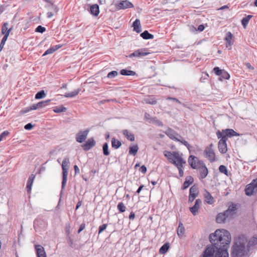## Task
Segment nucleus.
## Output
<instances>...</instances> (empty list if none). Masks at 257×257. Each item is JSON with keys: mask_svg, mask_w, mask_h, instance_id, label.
Here are the masks:
<instances>
[{"mask_svg": "<svg viewBox=\"0 0 257 257\" xmlns=\"http://www.w3.org/2000/svg\"><path fill=\"white\" fill-rule=\"evenodd\" d=\"M69 159L68 157H65L62 163V181L61 185V193H62L63 190L66 186L67 181L68 172L69 169Z\"/></svg>", "mask_w": 257, "mask_h": 257, "instance_id": "nucleus-4", "label": "nucleus"}, {"mask_svg": "<svg viewBox=\"0 0 257 257\" xmlns=\"http://www.w3.org/2000/svg\"><path fill=\"white\" fill-rule=\"evenodd\" d=\"M120 74L124 76H134L136 74L135 71L127 69H121L120 71Z\"/></svg>", "mask_w": 257, "mask_h": 257, "instance_id": "nucleus-34", "label": "nucleus"}, {"mask_svg": "<svg viewBox=\"0 0 257 257\" xmlns=\"http://www.w3.org/2000/svg\"><path fill=\"white\" fill-rule=\"evenodd\" d=\"M141 36L146 40L153 39L154 38V35L149 33L147 30L144 31L141 34Z\"/></svg>", "mask_w": 257, "mask_h": 257, "instance_id": "nucleus-33", "label": "nucleus"}, {"mask_svg": "<svg viewBox=\"0 0 257 257\" xmlns=\"http://www.w3.org/2000/svg\"><path fill=\"white\" fill-rule=\"evenodd\" d=\"M164 155L172 164H175L176 160L178 157H180L178 152H173V154L170 151H165Z\"/></svg>", "mask_w": 257, "mask_h": 257, "instance_id": "nucleus-8", "label": "nucleus"}, {"mask_svg": "<svg viewBox=\"0 0 257 257\" xmlns=\"http://www.w3.org/2000/svg\"><path fill=\"white\" fill-rule=\"evenodd\" d=\"M85 227V223H82L79 227V229L78 230V233H80Z\"/></svg>", "mask_w": 257, "mask_h": 257, "instance_id": "nucleus-59", "label": "nucleus"}, {"mask_svg": "<svg viewBox=\"0 0 257 257\" xmlns=\"http://www.w3.org/2000/svg\"><path fill=\"white\" fill-rule=\"evenodd\" d=\"M8 32V33H7L4 36L0 43V52L3 50L5 43L8 39V36L9 35V32Z\"/></svg>", "mask_w": 257, "mask_h": 257, "instance_id": "nucleus-42", "label": "nucleus"}, {"mask_svg": "<svg viewBox=\"0 0 257 257\" xmlns=\"http://www.w3.org/2000/svg\"><path fill=\"white\" fill-rule=\"evenodd\" d=\"M201 203L202 201L201 199H197L195 200L194 205L192 207H190V211L193 215L195 216L197 214Z\"/></svg>", "mask_w": 257, "mask_h": 257, "instance_id": "nucleus-15", "label": "nucleus"}, {"mask_svg": "<svg viewBox=\"0 0 257 257\" xmlns=\"http://www.w3.org/2000/svg\"><path fill=\"white\" fill-rule=\"evenodd\" d=\"M197 160V162L196 163V164H197V165L199 166V167H203V166H206L202 161L199 160L198 159Z\"/></svg>", "mask_w": 257, "mask_h": 257, "instance_id": "nucleus-61", "label": "nucleus"}, {"mask_svg": "<svg viewBox=\"0 0 257 257\" xmlns=\"http://www.w3.org/2000/svg\"><path fill=\"white\" fill-rule=\"evenodd\" d=\"M80 91H81V89L78 88L71 92L66 93L64 95V96L65 97H75V96H76L79 93V92Z\"/></svg>", "mask_w": 257, "mask_h": 257, "instance_id": "nucleus-36", "label": "nucleus"}, {"mask_svg": "<svg viewBox=\"0 0 257 257\" xmlns=\"http://www.w3.org/2000/svg\"><path fill=\"white\" fill-rule=\"evenodd\" d=\"M233 35L230 32H228L226 34L224 40L226 42V47L228 49L232 48V46L233 44V41H232Z\"/></svg>", "mask_w": 257, "mask_h": 257, "instance_id": "nucleus-14", "label": "nucleus"}, {"mask_svg": "<svg viewBox=\"0 0 257 257\" xmlns=\"http://www.w3.org/2000/svg\"><path fill=\"white\" fill-rule=\"evenodd\" d=\"M153 119L154 122L156 124H157L158 126H162L163 125V123L160 120L158 119L156 117L153 118Z\"/></svg>", "mask_w": 257, "mask_h": 257, "instance_id": "nucleus-56", "label": "nucleus"}, {"mask_svg": "<svg viewBox=\"0 0 257 257\" xmlns=\"http://www.w3.org/2000/svg\"><path fill=\"white\" fill-rule=\"evenodd\" d=\"M89 132V128H87L84 131H79L78 133L76 135V141L79 143L84 142L86 139Z\"/></svg>", "mask_w": 257, "mask_h": 257, "instance_id": "nucleus-7", "label": "nucleus"}, {"mask_svg": "<svg viewBox=\"0 0 257 257\" xmlns=\"http://www.w3.org/2000/svg\"><path fill=\"white\" fill-rule=\"evenodd\" d=\"M54 52H55L53 48L51 47L49 49H48V50H47L43 54V56H46L47 55H48V54H52Z\"/></svg>", "mask_w": 257, "mask_h": 257, "instance_id": "nucleus-52", "label": "nucleus"}, {"mask_svg": "<svg viewBox=\"0 0 257 257\" xmlns=\"http://www.w3.org/2000/svg\"><path fill=\"white\" fill-rule=\"evenodd\" d=\"M138 150L139 147L137 144H136L134 146H131L129 147V154L135 156L137 154Z\"/></svg>", "mask_w": 257, "mask_h": 257, "instance_id": "nucleus-30", "label": "nucleus"}, {"mask_svg": "<svg viewBox=\"0 0 257 257\" xmlns=\"http://www.w3.org/2000/svg\"><path fill=\"white\" fill-rule=\"evenodd\" d=\"M31 110H32V105H30L28 107H26V108H24L22 109L20 111V114H23L28 112L29 111H30Z\"/></svg>", "mask_w": 257, "mask_h": 257, "instance_id": "nucleus-49", "label": "nucleus"}, {"mask_svg": "<svg viewBox=\"0 0 257 257\" xmlns=\"http://www.w3.org/2000/svg\"><path fill=\"white\" fill-rule=\"evenodd\" d=\"M115 8L117 10L121 9H125L127 8H131L134 7L133 4L130 2L125 0L121 1L115 5Z\"/></svg>", "mask_w": 257, "mask_h": 257, "instance_id": "nucleus-10", "label": "nucleus"}, {"mask_svg": "<svg viewBox=\"0 0 257 257\" xmlns=\"http://www.w3.org/2000/svg\"><path fill=\"white\" fill-rule=\"evenodd\" d=\"M167 99H168V100H172L173 101H174L175 102H178V103H180V104L181 103V102L177 98H176L171 97H168L167 98Z\"/></svg>", "mask_w": 257, "mask_h": 257, "instance_id": "nucleus-62", "label": "nucleus"}, {"mask_svg": "<svg viewBox=\"0 0 257 257\" xmlns=\"http://www.w3.org/2000/svg\"><path fill=\"white\" fill-rule=\"evenodd\" d=\"M25 129L27 130H31L32 129V123L30 122L26 124L24 126Z\"/></svg>", "mask_w": 257, "mask_h": 257, "instance_id": "nucleus-58", "label": "nucleus"}, {"mask_svg": "<svg viewBox=\"0 0 257 257\" xmlns=\"http://www.w3.org/2000/svg\"><path fill=\"white\" fill-rule=\"evenodd\" d=\"M121 146V143L120 141L115 139V138H112L111 146L115 149H117Z\"/></svg>", "mask_w": 257, "mask_h": 257, "instance_id": "nucleus-31", "label": "nucleus"}, {"mask_svg": "<svg viewBox=\"0 0 257 257\" xmlns=\"http://www.w3.org/2000/svg\"><path fill=\"white\" fill-rule=\"evenodd\" d=\"M96 142L93 138H89L82 145L84 151H87L95 146Z\"/></svg>", "mask_w": 257, "mask_h": 257, "instance_id": "nucleus-12", "label": "nucleus"}, {"mask_svg": "<svg viewBox=\"0 0 257 257\" xmlns=\"http://www.w3.org/2000/svg\"><path fill=\"white\" fill-rule=\"evenodd\" d=\"M237 209L236 204L232 203L227 210L217 215L216 217V222L219 223L224 222L227 218L231 217L236 213Z\"/></svg>", "mask_w": 257, "mask_h": 257, "instance_id": "nucleus-3", "label": "nucleus"}, {"mask_svg": "<svg viewBox=\"0 0 257 257\" xmlns=\"http://www.w3.org/2000/svg\"><path fill=\"white\" fill-rule=\"evenodd\" d=\"M179 142L186 146L189 150V153H191V151L190 149L192 148V147L186 141L180 139V141Z\"/></svg>", "mask_w": 257, "mask_h": 257, "instance_id": "nucleus-48", "label": "nucleus"}, {"mask_svg": "<svg viewBox=\"0 0 257 257\" xmlns=\"http://www.w3.org/2000/svg\"><path fill=\"white\" fill-rule=\"evenodd\" d=\"M220 140L218 144V148L221 153L225 154L227 151L226 144L227 140H225V137L220 138Z\"/></svg>", "mask_w": 257, "mask_h": 257, "instance_id": "nucleus-11", "label": "nucleus"}, {"mask_svg": "<svg viewBox=\"0 0 257 257\" xmlns=\"http://www.w3.org/2000/svg\"><path fill=\"white\" fill-rule=\"evenodd\" d=\"M46 95V93L45 91L44 90H42L36 94L35 98L36 99H40L44 98Z\"/></svg>", "mask_w": 257, "mask_h": 257, "instance_id": "nucleus-39", "label": "nucleus"}, {"mask_svg": "<svg viewBox=\"0 0 257 257\" xmlns=\"http://www.w3.org/2000/svg\"><path fill=\"white\" fill-rule=\"evenodd\" d=\"M139 171L143 174H145L146 173L147 169L145 165H142L139 169Z\"/></svg>", "mask_w": 257, "mask_h": 257, "instance_id": "nucleus-57", "label": "nucleus"}, {"mask_svg": "<svg viewBox=\"0 0 257 257\" xmlns=\"http://www.w3.org/2000/svg\"><path fill=\"white\" fill-rule=\"evenodd\" d=\"M213 145L211 144L207 146L204 151V155L209 161L212 163L216 160L215 155L213 149Z\"/></svg>", "mask_w": 257, "mask_h": 257, "instance_id": "nucleus-6", "label": "nucleus"}, {"mask_svg": "<svg viewBox=\"0 0 257 257\" xmlns=\"http://www.w3.org/2000/svg\"><path fill=\"white\" fill-rule=\"evenodd\" d=\"M103 153L104 156H107L109 155L110 152L108 150V145L107 143H105L102 146Z\"/></svg>", "mask_w": 257, "mask_h": 257, "instance_id": "nucleus-41", "label": "nucleus"}, {"mask_svg": "<svg viewBox=\"0 0 257 257\" xmlns=\"http://www.w3.org/2000/svg\"><path fill=\"white\" fill-rule=\"evenodd\" d=\"M148 50L147 49H140L136 50V57H141L143 56H145L150 54L149 52H147Z\"/></svg>", "mask_w": 257, "mask_h": 257, "instance_id": "nucleus-26", "label": "nucleus"}, {"mask_svg": "<svg viewBox=\"0 0 257 257\" xmlns=\"http://www.w3.org/2000/svg\"><path fill=\"white\" fill-rule=\"evenodd\" d=\"M145 102L146 103L150 104H155L157 103V101L155 97L153 96H151L148 98H145L144 99Z\"/></svg>", "mask_w": 257, "mask_h": 257, "instance_id": "nucleus-40", "label": "nucleus"}, {"mask_svg": "<svg viewBox=\"0 0 257 257\" xmlns=\"http://www.w3.org/2000/svg\"><path fill=\"white\" fill-rule=\"evenodd\" d=\"M122 134L124 136L130 141L133 142L135 140V135L130 132L127 130H123L122 131Z\"/></svg>", "mask_w": 257, "mask_h": 257, "instance_id": "nucleus-24", "label": "nucleus"}, {"mask_svg": "<svg viewBox=\"0 0 257 257\" xmlns=\"http://www.w3.org/2000/svg\"><path fill=\"white\" fill-rule=\"evenodd\" d=\"M194 182L193 178L191 176H188L186 177L185 182L183 183L182 186V189H186L190 185H191Z\"/></svg>", "mask_w": 257, "mask_h": 257, "instance_id": "nucleus-22", "label": "nucleus"}, {"mask_svg": "<svg viewBox=\"0 0 257 257\" xmlns=\"http://www.w3.org/2000/svg\"><path fill=\"white\" fill-rule=\"evenodd\" d=\"M50 101V99H48L45 101H41L36 104H33V110L43 108L46 106Z\"/></svg>", "mask_w": 257, "mask_h": 257, "instance_id": "nucleus-19", "label": "nucleus"}, {"mask_svg": "<svg viewBox=\"0 0 257 257\" xmlns=\"http://www.w3.org/2000/svg\"><path fill=\"white\" fill-rule=\"evenodd\" d=\"M216 136L218 139L225 137V140H227V138H231L233 136H240V134L234 131L233 129L226 128L222 130V132L218 131L216 132Z\"/></svg>", "mask_w": 257, "mask_h": 257, "instance_id": "nucleus-5", "label": "nucleus"}, {"mask_svg": "<svg viewBox=\"0 0 257 257\" xmlns=\"http://www.w3.org/2000/svg\"><path fill=\"white\" fill-rule=\"evenodd\" d=\"M165 134L169 137L170 139L175 141H180V139H178L176 136H179L173 130L169 128L165 132Z\"/></svg>", "mask_w": 257, "mask_h": 257, "instance_id": "nucleus-16", "label": "nucleus"}, {"mask_svg": "<svg viewBox=\"0 0 257 257\" xmlns=\"http://www.w3.org/2000/svg\"><path fill=\"white\" fill-rule=\"evenodd\" d=\"M200 179H203L206 177L208 174V169L206 166L199 167Z\"/></svg>", "mask_w": 257, "mask_h": 257, "instance_id": "nucleus-25", "label": "nucleus"}, {"mask_svg": "<svg viewBox=\"0 0 257 257\" xmlns=\"http://www.w3.org/2000/svg\"><path fill=\"white\" fill-rule=\"evenodd\" d=\"M257 244V236H253L249 240L247 239L246 246L250 251L251 247Z\"/></svg>", "mask_w": 257, "mask_h": 257, "instance_id": "nucleus-23", "label": "nucleus"}, {"mask_svg": "<svg viewBox=\"0 0 257 257\" xmlns=\"http://www.w3.org/2000/svg\"><path fill=\"white\" fill-rule=\"evenodd\" d=\"M197 196V194L194 195L192 194H189L188 202H192Z\"/></svg>", "mask_w": 257, "mask_h": 257, "instance_id": "nucleus-54", "label": "nucleus"}, {"mask_svg": "<svg viewBox=\"0 0 257 257\" xmlns=\"http://www.w3.org/2000/svg\"><path fill=\"white\" fill-rule=\"evenodd\" d=\"M253 17L252 15H248L243 18L241 20V24L244 28H245L247 25L249 20Z\"/></svg>", "mask_w": 257, "mask_h": 257, "instance_id": "nucleus-38", "label": "nucleus"}, {"mask_svg": "<svg viewBox=\"0 0 257 257\" xmlns=\"http://www.w3.org/2000/svg\"><path fill=\"white\" fill-rule=\"evenodd\" d=\"M205 29V27L204 26V25L202 24V25H200L198 27V29H197V31H199V32H202Z\"/></svg>", "mask_w": 257, "mask_h": 257, "instance_id": "nucleus-63", "label": "nucleus"}, {"mask_svg": "<svg viewBox=\"0 0 257 257\" xmlns=\"http://www.w3.org/2000/svg\"><path fill=\"white\" fill-rule=\"evenodd\" d=\"M189 194H192L194 195H196L198 194V187L195 185L192 186L189 190Z\"/></svg>", "mask_w": 257, "mask_h": 257, "instance_id": "nucleus-44", "label": "nucleus"}, {"mask_svg": "<svg viewBox=\"0 0 257 257\" xmlns=\"http://www.w3.org/2000/svg\"><path fill=\"white\" fill-rule=\"evenodd\" d=\"M256 188H257V181L253 180L250 184L246 186L245 189V194L247 196L252 195Z\"/></svg>", "mask_w": 257, "mask_h": 257, "instance_id": "nucleus-9", "label": "nucleus"}, {"mask_svg": "<svg viewBox=\"0 0 257 257\" xmlns=\"http://www.w3.org/2000/svg\"><path fill=\"white\" fill-rule=\"evenodd\" d=\"M67 110V108L63 106V105H61L60 107H57L55 109H54V111L55 113H60L62 112H65Z\"/></svg>", "mask_w": 257, "mask_h": 257, "instance_id": "nucleus-46", "label": "nucleus"}, {"mask_svg": "<svg viewBox=\"0 0 257 257\" xmlns=\"http://www.w3.org/2000/svg\"><path fill=\"white\" fill-rule=\"evenodd\" d=\"M46 31V28L42 26H39L36 29L35 32L43 33Z\"/></svg>", "mask_w": 257, "mask_h": 257, "instance_id": "nucleus-51", "label": "nucleus"}, {"mask_svg": "<svg viewBox=\"0 0 257 257\" xmlns=\"http://www.w3.org/2000/svg\"><path fill=\"white\" fill-rule=\"evenodd\" d=\"M118 74V72L116 71H112L108 73L106 77H104V79L107 78H113L116 76Z\"/></svg>", "mask_w": 257, "mask_h": 257, "instance_id": "nucleus-45", "label": "nucleus"}, {"mask_svg": "<svg viewBox=\"0 0 257 257\" xmlns=\"http://www.w3.org/2000/svg\"><path fill=\"white\" fill-rule=\"evenodd\" d=\"M134 30L138 33H140L142 31L140 25V21L139 19H136L133 24Z\"/></svg>", "mask_w": 257, "mask_h": 257, "instance_id": "nucleus-27", "label": "nucleus"}, {"mask_svg": "<svg viewBox=\"0 0 257 257\" xmlns=\"http://www.w3.org/2000/svg\"><path fill=\"white\" fill-rule=\"evenodd\" d=\"M90 14L94 16H97L99 14V8L97 4L92 5L90 7Z\"/></svg>", "mask_w": 257, "mask_h": 257, "instance_id": "nucleus-21", "label": "nucleus"}, {"mask_svg": "<svg viewBox=\"0 0 257 257\" xmlns=\"http://www.w3.org/2000/svg\"><path fill=\"white\" fill-rule=\"evenodd\" d=\"M67 241L69 244V245L72 247L73 244V240L71 239L70 236L67 235Z\"/></svg>", "mask_w": 257, "mask_h": 257, "instance_id": "nucleus-60", "label": "nucleus"}, {"mask_svg": "<svg viewBox=\"0 0 257 257\" xmlns=\"http://www.w3.org/2000/svg\"><path fill=\"white\" fill-rule=\"evenodd\" d=\"M223 70L220 69L218 67H215L213 69V71L216 75L220 76Z\"/></svg>", "mask_w": 257, "mask_h": 257, "instance_id": "nucleus-50", "label": "nucleus"}, {"mask_svg": "<svg viewBox=\"0 0 257 257\" xmlns=\"http://www.w3.org/2000/svg\"><path fill=\"white\" fill-rule=\"evenodd\" d=\"M245 65L248 69H251V70L254 69V67H252L249 63L246 62L245 63Z\"/></svg>", "mask_w": 257, "mask_h": 257, "instance_id": "nucleus-64", "label": "nucleus"}, {"mask_svg": "<svg viewBox=\"0 0 257 257\" xmlns=\"http://www.w3.org/2000/svg\"><path fill=\"white\" fill-rule=\"evenodd\" d=\"M34 247L37 257H47L46 251L43 246L39 244H35Z\"/></svg>", "mask_w": 257, "mask_h": 257, "instance_id": "nucleus-13", "label": "nucleus"}, {"mask_svg": "<svg viewBox=\"0 0 257 257\" xmlns=\"http://www.w3.org/2000/svg\"><path fill=\"white\" fill-rule=\"evenodd\" d=\"M170 247L169 243L166 242L164 243L160 248L159 252L161 254L166 253Z\"/></svg>", "mask_w": 257, "mask_h": 257, "instance_id": "nucleus-35", "label": "nucleus"}, {"mask_svg": "<svg viewBox=\"0 0 257 257\" xmlns=\"http://www.w3.org/2000/svg\"><path fill=\"white\" fill-rule=\"evenodd\" d=\"M9 24L7 22L4 23L2 27V34L5 35L7 33L12 31V28H8Z\"/></svg>", "mask_w": 257, "mask_h": 257, "instance_id": "nucleus-32", "label": "nucleus"}, {"mask_svg": "<svg viewBox=\"0 0 257 257\" xmlns=\"http://www.w3.org/2000/svg\"><path fill=\"white\" fill-rule=\"evenodd\" d=\"M204 197L205 201L209 204H212L214 203L215 200L211 194L206 189H205Z\"/></svg>", "mask_w": 257, "mask_h": 257, "instance_id": "nucleus-17", "label": "nucleus"}, {"mask_svg": "<svg viewBox=\"0 0 257 257\" xmlns=\"http://www.w3.org/2000/svg\"><path fill=\"white\" fill-rule=\"evenodd\" d=\"M9 134V132L8 131H5L3 132L1 135H0V140L2 141L3 139L7 136Z\"/></svg>", "mask_w": 257, "mask_h": 257, "instance_id": "nucleus-55", "label": "nucleus"}, {"mask_svg": "<svg viewBox=\"0 0 257 257\" xmlns=\"http://www.w3.org/2000/svg\"><path fill=\"white\" fill-rule=\"evenodd\" d=\"M197 160H198V158L194 155H190L188 158V162L189 165L193 169H196L197 168L196 165V161H197Z\"/></svg>", "mask_w": 257, "mask_h": 257, "instance_id": "nucleus-18", "label": "nucleus"}, {"mask_svg": "<svg viewBox=\"0 0 257 257\" xmlns=\"http://www.w3.org/2000/svg\"><path fill=\"white\" fill-rule=\"evenodd\" d=\"M247 237L244 234H239L234 237L231 247V257H249L250 253L246 246Z\"/></svg>", "mask_w": 257, "mask_h": 257, "instance_id": "nucleus-2", "label": "nucleus"}, {"mask_svg": "<svg viewBox=\"0 0 257 257\" xmlns=\"http://www.w3.org/2000/svg\"><path fill=\"white\" fill-rule=\"evenodd\" d=\"M107 226V224H103L102 225H100L98 228V234H100L103 231L106 229Z\"/></svg>", "mask_w": 257, "mask_h": 257, "instance_id": "nucleus-53", "label": "nucleus"}, {"mask_svg": "<svg viewBox=\"0 0 257 257\" xmlns=\"http://www.w3.org/2000/svg\"><path fill=\"white\" fill-rule=\"evenodd\" d=\"M219 171L220 173H223L225 175H226V176H228L227 168L224 165H220L219 167Z\"/></svg>", "mask_w": 257, "mask_h": 257, "instance_id": "nucleus-47", "label": "nucleus"}, {"mask_svg": "<svg viewBox=\"0 0 257 257\" xmlns=\"http://www.w3.org/2000/svg\"><path fill=\"white\" fill-rule=\"evenodd\" d=\"M209 241L201 257H229L228 248L231 238L230 232L226 229H217L210 234Z\"/></svg>", "mask_w": 257, "mask_h": 257, "instance_id": "nucleus-1", "label": "nucleus"}, {"mask_svg": "<svg viewBox=\"0 0 257 257\" xmlns=\"http://www.w3.org/2000/svg\"><path fill=\"white\" fill-rule=\"evenodd\" d=\"M32 186V174L30 175L27 184V193L28 194V197H29V203L28 204L31 205V201H30V194L31 191V188Z\"/></svg>", "mask_w": 257, "mask_h": 257, "instance_id": "nucleus-20", "label": "nucleus"}, {"mask_svg": "<svg viewBox=\"0 0 257 257\" xmlns=\"http://www.w3.org/2000/svg\"><path fill=\"white\" fill-rule=\"evenodd\" d=\"M185 232V228L181 221H179V226L177 229V234L180 237H182Z\"/></svg>", "mask_w": 257, "mask_h": 257, "instance_id": "nucleus-29", "label": "nucleus"}, {"mask_svg": "<svg viewBox=\"0 0 257 257\" xmlns=\"http://www.w3.org/2000/svg\"><path fill=\"white\" fill-rule=\"evenodd\" d=\"M230 78L229 74L224 70H223L221 73V74L219 77V80L220 81H223V79H229Z\"/></svg>", "mask_w": 257, "mask_h": 257, "instance_id": "nucleus-37", "label": "nucleus"}, {"mask_svg": "<svg viewBox=\"0 0 257 257\" xmlns=\"http://www.w3.org/2000/svg\"><path fill=\"white\" fill-rule=\"evenodd\" d=\"M185 163V161H184L182 157H178L177 159L176 160V163L173 164L177 167L178 170H180L182 169L183 166V165Z\"/></svg>", "mask_w": 257, "mask_h": 257, "instance_id": "nucleus-28", "label": "nucleus"}, {"mask_svg": "<svg viewBox=\"0 0 257 257\" xmlns=\"http://www.w3.org/2000/svg\"><path fill=\"white\" fill-rule=\"evenodd\" d=\"M117 208L120 213H123L125 211L126 207L122 202H119L117 204Z\"/></svg>", "mask_w": 257, "mask_h": 257, "instance_id": "nucleus-43", "label": "nucleus"}]
</instances>
